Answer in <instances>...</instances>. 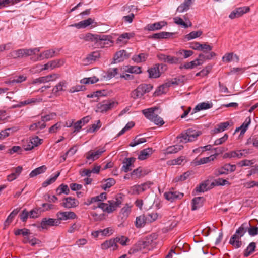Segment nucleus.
<instances>
[{
	"label": "nucleus",
	"instance_id": "nucleus-1",
	"mask_svg": "<svg viewBox=\"0 0 258 258\" xmlns=\"http://www.w3.org/2000/svg\"><path fill=\"white\" fill-rule=\"evenodd\" d=\"M121 197H116L115 199L107 201V203H99L97 206H93L92 209H95L97 207L101 209L104 212L110 213L115 211L122 203Z\"/></svg>",
	"mask_w": 258,
	"mask_h": 258
},
{
	"label": "nucleus",
	"instance_id": "nucleus-2",
	"mask_svg": "<svg viewBox=\"0 0 258 258\" xmlns=\"http://www.w3.org/2000/svg\"><path fill=\"white\" fill-rule=\"evenodd\" d=\"M86 40L91 41L95 42L98 47L102 48L105 45H109L112 42L110 36L103 34H93L88 33L86 35Z\"/></svg>",
	"mask_w": 258,
	"mask_h": 258
},
{
	"label": "nucleus",
	"instance_id": "nucleus-3",
	"mask_svg": "<svg viewBox=\"0 0 258 258\" xmlns=\"http://www.w3.org/2000/svg\"><path fill=\"white\" fill-rule=\"evenodd\" d=\"M157 109L156 107H151L144 109L142 111L148 119L153 122L157 125L161 126L164 123V121L161 117L155 113V111Z\"/></svg>",
	"mask_w": 258,
	"mask_h": 258
},
{
	"label": "nucleus",
	"instance_id": "nucleus-4",
	"mask_svg": "<svg viewBox=\"0 0 258 258\" xmlns=\"http://www.w3.org/2000/svg\"><path fill=\"white\" fill-rule=\"evenodd\" d=\"M40 51L39 48L33 49H20L14 50L10 53V55L13 58H22L27 57L33 54H35L36 52Z\"/></svg>",
	"mask_w": 258,
	"mask_h": 258
},
{
	"label": "nucleus",
	"instance_id": "nucleus-5",
	"mask_svg": "<svg viewBox=\"0 0 258 258\" xmlns=\"http://www.w3.org/2000/svg\"><path fill=\"white\" fill-rule=\"evenodd\" d=\"M153 88L151 84H142L131 93V97L134 99L142 97L145 93L149 92Z\"/></svg>",
	"mask_w": 258,
	"mask_h": 258
},
{
	"label": "nucleus",
	"instance_id": "nucleus-6",
	"mask_svg": "<svg viewBox=\"0 0 258 258\" xmlns=\"http://www.w3.org/2000/svg\"><path fill=\"white\" fill-rule=\"evenodd\" d=\"M116 104H117V103L111 100L103 101L102 102L97 104L96 106V111L103 113H105L112 109Z\"/></svg>",
	"mask_w": 258,
	"mask_h": 258
},
{
	"label": "nucleus",
	"instance_id": "nucleus-7",
	"mask_svg": "<svg viewBox=\"0 0 258 258\" xmlns=\"http://www.w3.org/2000/svg\"><path fill=\"white\" fill-rule=\"evenodd\" d=\"M235 165H231L230 164H225L223 166L216 169L214 171V175L217 177L223 174H228L229 172H234L236 170Z\"/></svg>",
	"mask_w": 258,
	"mask_h": 258
},
{
	"label": "nucleus",
	"instance_id": "nucleus-8",
	"mask_svg": "<svg viewBox=\"0 0 258 258\" xmlns=\"http://www.w3.org/2000/svg\"><path fill=\"white\" fill-rule=\"evenodd\" d=\"M61 222H58V220L53 218H43L41 223V227L43 229H47L50 226H58Z\"/></svg>",
	"mask_w": 258,
	"mask_h": 258
},
{
	"label": "nucleus",
	"instance_id": "nucleus-9",
	"mask_svg": "<svg viewBox=\"0 0 258 258\" xmlns=\"http://www.w3.org/2000/svg\"><path fill=\"white\" fill-rule=\"evenodd\" d=\"M250 11L249 7H242L237 8L234 9L229 15V17L231 19L239 18L243 14L248 12Z\"/></svg>",
	"mask_w": 258,
	"mask_h": 258
},
{
	"label": "nucleus",
	"instance_id": "nucleus-10",
	"mask_svg": "<svg viewBox=\"0 0 258 258\" xmlns=\"http://www.w3.org/2000/svg\"><path fill=\"white\" fill-rule=\"evenodd\" d=\"M56 217L57 219L58 220V222H61V221H66L70 219H74L76 217V215L74 212L71 211H59L57 213Z\"/></svg>",
	"mask_w": 258,
	"mask_h": 258
},
{
	"label": "nucleus",
	"instance_id": "nucleus-11",
	"mask_svg": "<svg viewBox=\"0 0 258 258\" xmlns=\"http://www.w3.org/2000/svg\"><path fill=\"white\" fill-rule=\"evenodd\" d=\"M105 151L104 148L97 150L95 151H90L86 153V158L88 161H90L89 164L99 158L100 156Z\"/></svg>",
	"mask_w": 258,
	"mask_h": 258
},
{
	"label": "nucleus",
	"instance_id": "nucleus-12",
	"mask_svg": "<svg viewBox=\"0 0 258 258\" xmlns=\"http://www.w3.org/2000/svg\"><path fill=\"white\" fill-rule=\"evenodd\" d=\"M78 205L79 201L76 199L70 197L63 198L61 203L62 206L67 209L75 208Z\"/></svg>",
	"mask_w": 258,
	"mask_h": 258
},
{
	"label": "nucleus",
	"instance_id": "nucleus-13",
	"mask_svg": "<svg viewBox=\"0 0 258 258\" xmlns=\"http://www.w3.org/2000/svg\"><path fill=\"white\" fill-rule=\"evenodd\" d=\"M57 55L55 50L51 49L44 51L40 53L37 57L36 60H41L44 59H49Z\"/></svg>",
	"mask_w": 258,
	"mask_h": 258
},
{
	"label": "nucleus",
	"instance_id": "nucleus-14",
	"mask_svg": "<svg viewBox=\"0 0 258 258\" xmlns=\"http://www.w3.org/2000/svg\"><path fill=\"white\" fill-rule=\"evenodd\" d=\"M164 196L167 200L173 202L177 199H180L183 197V194L178 191L166 192Z\"/></svg>",
	"mask_w": 258,
	"mask_h": 258
},
{
	"label": "nucleus",
	"instance_id": "nucleus-15",
	"mask_svg": "<svg viewBox=\"0 0 258 258\" xmlns=\"http://www.w3.org/2000/svg\"><path fill=\"white\" fill-rule=\"evenodd\" d=\"M22 170L23 167L21 166L13 168L12 169V172L7 176V180L9 182H11L16 179L21 174Z\"/></svg>",
	"mask_w": 258,
	"mask_h": 258
},
{
	"label": "nucleus",
	"instance_id": "nucleus-16",
	"mask_svg": "<svg viewBox=\"0 0 258 258\" xmlns=\"http://www.w3.org/2000/svg\"><path fill=\"white\" fill-rule=\"evenodd\" d=\"M130 54L124 50H120L117 52L113 58L114 63L123 61L124 59L128 58Z\"/></svg>",
	"mask_w": 258,
	"mask_h": 258
},
{
	"label": "nucleus",
	"instance_id": "nucleus-17",
	"mask_svg": "<svg viewBox=\"0 0 258 258\" xmlns=\"http://www.w3.org/2000/svg\"><path fill=\"white\" fill-rule=\"evenodd\" d=\"M136 158L134 157L126 158L123 161V166L122 171L124 172H128L132 170V167L133 166V163L135 161Z\"/></svg>",
	"mask_w": 258,
	"mask_h": 258
},
{
	"label": "nucleus",
	"instance_id": "nucleus-18",
	"mask_svg": "<svg viewBox=\"0 0 258 258\" xmlns=\"http://www.w3.org/2000/svg\"><path fill=\"white\" fill-rule=\"evenodd\" d=\"M250 226L249 222H245L243 223L236 231L233 235H236V237L240 239L244 234L247 232L248 227Z\"/></svg>",
	"mask_w": 258,
	"mask_h": 258
},
{
	"label": "nucleus",
	"instance_id": "nucleus-19",
	"mask_svg": "<svg viewBox=\"0 0 258 258\" xmlns=\"http://www.w3.org/2000/svg\"><path fill=\"white\" fill-rule=\"evenodd\" d=\"M110 248H112L113 250L118 248V245L116 243L115 238L106 240L101 244V248L102 249H107Z\"/></svg>",
	"mask_w": 258,
	"mask_h": 258
},
{
	"label": "nucleus",
	"instance_id": "nucleus-20",
	"mask_svg": "<svg viewBox=\"0 0 258 258\" xmlns=\"http://www.w3.org/2000/svg\"><path fill=\"white\" fill-rule=\"evenodd\" d=\"M94 21L92 18H88L86 20L81 21L77 23H75L71 25L72 27H75L78 29L85 28L87 26L94 23Z\"/></svg>",
	"mask_w": 258,
	"mask_h": 258
},
{
	"label": "nucleus",
	"instance_id": "nucleus-21",
	"mask_svg": "<svg viewBox=\"0 0 258 258\" xmlns=\"http://www.w3.org/2000/svg\"><path fill=\"white\" fill-rule=\"evenodd\" d=\"M167 23L164 21L156 22L153 24H148L145 27V29L148 31H155L161 29L163 26H165Z\"/></svg>",
	"mask_w": 258,
	"mask_h": 258
},
{
	"label": "nucleus",
	"instance_id": "nucleus-22",
	"mask_svg": "<svg viewBox=\"0 0 258 258\" xmlns=\"http://www.w3.org/2000/svg\"><path fill=\"white\" fill-rule=\"evenodd\" d=\"M67 82L66 81H61L55 85L52 89V93L58 96L60 95V91H65V88L67 87Z\"/></svg>",
	"mask_w": 258,
	"mask_h": 258
},
{
	"label": "nucleus",
	"instance_id": "nucleus-23",
	"mask_svg": "<svg viewBox=\"0 0 258 258\" xmlns=\"http://www.w3.org/2000/svg\"><path fill=\"white\" fill-rule=\"evenodd\" d=\"M213 105L212 103H209L208 102H202L197 104L196 107L194 108L191 115L200 111L202 110H206L209 109L212 107Z\"/></svg>",
	"mask_w": 258,
	"mask_h": 258
},
{
	"label": "nucleus",
	"instance_id": "nucleus-24",
	"mask_svg": "<svg viewBox=\"0 0 258 258\" xmlns=\"http://www.w3.org/2000/svg\"><path fill=\"white\" fill-rule=\"evenodd\" d=\"M195 0H184V2L180 5L176 11L179 13H183L187 11L190 8V6Z\"/></svg>",
	"mask_w": 258,
	"mask_h": 258
},
{
	"label": "nucleus",
	"instance_id": "nucleus-25",
	"mask_svg": "<svg viewBox=\"0 0 258 258\" xmlns=\"http://www.w3.org/2000/svg\"><path fill=\"white\" fill-rule=\"evenodd\" d=\"M204 199L203 197H195L192 200V210H196L203 206Z\"/></svg>",
	"mask_w": 258,
	"mask_h": 258
},
{
	"label": "nucleus",
	"instance_id": "nucleus-26",
	"mask_svg": "<svg viewBox=\"0 0 258 258\" xmlns=\"http://www.w3.org/2000/svg\"><path fill=\"white\" fill-rule=\"evenodd\" d=\"M146 223H148L146 220V217L145 214L141 215L136 217L135 221V226L137 228H141L143 227Z\"/></svg>",
	"mask_w": 258,
	"mask_h": 258
},
{
	"label": "nucleus",
	"instance_id": "nucleus-27",
	"mask_svg": "<svg viewBox=\"0 0 258 258\" xmlns=\"http://www.w3.org/2000/svg\"><path fill=\"white\" fill-rule=\"evenodd\" d=\"M100 57V54L99 51H93L89 54L84 61L87 63H91L92 61L96 60Z\"/></svg>",
	"mask_w": 258,
	"mask_h": 258
},
{
	"label": "nucleus",
	"instance_id": "nucleus-28",
	"mask_svg": "<svg viewBox=\"0 0 258 258\" xmlns=\"http://www.w3.org/2000/svg\"><path fill=\"white\" fill-rule=\"evenodd\" d=\"M153 153V149L152 148H148L144 149L140 151L138 159L140 160H143L148 158Z\"/></svg>",
	"mask_w": 258,
	"mask_h": 258
},
{
	"label": "nucleus",
	"instance_id": "nucleus-29",
	"mask_svg": "<svg viewBox=\"0 0 258 258\" xmlns=\"http://www.w3.org/2000/svg\"><path fill=\"white\" fill-rule=\"evenodd\" d=\"M212 188L211 187V183L209 180H206L204 182L201 183L196 188V190L197 192H204Z\"/></svg>",
	"mask_w": 258,
	"mask_h": 258
},
{
	"label": "nucleus",
	"instance_id": "nucleus-30",
	"mask_svg": "<svg viewBox=\"0 0 258 258\" xmlns=\"http://www.w3.org/2000/svg\"><path fill=\"white\" fill-rule=\"evenodd\" d=\"M186 132L188 137V140L190 142L195 141L201 134V131H196L192 128L187 129Z\"/></svg>",
	"mask_w": 258,
	"mask_h": 258
},
{
	"label": "nucleus",
	"instance_id": "nucleus-31",
	"mask_svg": "<svg viewBox=\"0 0 258 258\" xmlns=\"http://www.w3.org/2000/svg\"><path fill=\"white\" fill-rule=\"evenodd\" d=\"M148 57V54L147 53H142L138 55H134L132 59L136 63H139L143 62L146 61Z\"/></svg>",
	"mask_w": 258,
	"mask_h": 258
},
{
	"label": "nucleus",
	"instance_id": "nucleus-32",
	"mask_svg": "<svg viewBox=\"0 0 258 258\" xmlns=\"http://www.w3.org/2000/svg\"><path fill=\"white\" fill-rule=\"evenodd\" d=\"M215 157L214 155H211L209 157H204L200 159H196L194 160L195 165H200L207 163L211 161H213Z\"/></svg>",
	"mask_w": 258,
	"mask_h": 258
},
{
	"label": "nucleus",
	"instance_id": "nucleus-33",
	"mask_svg": "<svg viewBox=\"0 0 258 258\" xmlns=\"http://www.w3.org/2000/svg\"><path fill=\"white\" fill-rule=\"evenodd\" d=\"M159 65L148 70L149 77L150 78H157L160 77V73L159 69Z\"/></svg>",
	"mask_w": 258,
	"mask_h": 258
},
{
	"label": "nucleus",
	"instance_id": "nucleus-34",
	"mask_svg": "<svg viewBox=\"0 0 258 258\" xmlns=\"http://www.w3.org/2000/svg\"><path fill=\"white\" fill-rule=\"evenodd\" d=\"M46 170L47 167L45 165H42L32 170L30 172L29 176L31 178L35 177L38 175L44 173L46 171Z\"/></svg>",
	"mask_w": 258,
	"mask_h": 258
},
{
	"label": "nucleus",
	"instance_id": "nucleus-35",
	"mask_svg": "<svg viewBox=\"0 0 258 258\" xmlns=\"http://www.w3.org/2000/svg\"><path fill=\"white\" fill-rule=\"evenodd\" d=\"M183 148L182 145H175L167 147L166 149V153L167 154H174L182 150Z\"/></svg>",
	"mask_w": 258,
	"mask_h": 258
},
{
	"label": "nucleus",
	"instance_id": "nucleus-36",
	"mask_svg": "<svg viewBox=\"0 0 258 258\" xmlns=\"http://www.w3.org/2000/svg\"><path fill=\"white\" fill-rule=\"evenodd\" d=\"M172 35V33L167 32H160L159 33L153 34L150 37L155 39H163L169 38Z\"/></svg>",
	"mask_w": 258,
	"mask_h": 258
},
{
	"label": "nucleus",
	"instance_id": "nucleus-37",
	"mask_svg": "<svg viewBox=\"0 0 258 258\" xmlns=\"http://www.w3.org/2000/svg\"><path fill=\"white\" fill-rule=\"evenodd\" d=\"M229 123L228 121L224 122L217 124V127L215 128L213 132L215 134H217L225 131L226 128L229 126Z\"/></svg>",
	"mask_w": 258,
	"mask_h": 258
},
{
	"label": "nucleus",
	"instance_id": "nucleus-38",
	"mask_svg": "<svg viewBox=\"0 0 258 258\" xmlns=\"http://www.w3.org/2000/svg\"><path fill=\"white\" fill-rule=\"evenodd\" d=\"M229 243L234 246L235 248H240L242 245V241L240 239L236 237V235H232L231 237Z\"/></svg>",
	"mask_w": 258,
	"mask_h": 258
},
{
	"label": "nucleus",
	"instance_id": "nucleus-39",
	"mask_svg": "<svg viewBox=\"0 0 258 258\" xmlns=\"http://www.w3.org/2000/svg\"><path fill=\"white\" fill-rule=\"evenodd\" d=\"M19 210L18 209H14L8 216L4 222L5 226H8L14 219V217L17 215Z\"/></svg>",
	"mask_w": 258,
	"mask_h": 258
},
{
	"label": "nucleus",
	"instance_id": "nucleus-40",
	"mask_svg": "<svg viewBox=\"0 0 258 258\" xmlns=\"http://www.w3.org/2000/svg\"><path fill=\"white\" fill-rule=\"evenodd\" d=\"M49 66H50V70H53L56 68H59L62 66L64 63V61L63 59H56L52 61H50Z\"/></svg>",
	"mask_w": 258,
	"mask_h": 258
},
{
	"label": "nucleus",
	"instance_id": "nucleus-41",
	"mask_svg": "<svg viewBox=\"0 0 258 258\" xmlns=\"http://www.w3.org/2000/svg\"><path fill=\"white\" fill-rule=\"evenodd\" d=\"M255 247L256 243L254 242H251L244 251V256L248 257L255 250Z\"/></svg>",
	"mask_w": 258,
	"mask_h": 258
},
{
	"label": "nucleus",
	"instance_id": "nucleus-42",
	"mask_svg": "<svg viewBox=\"0 0 258 258\" xmlns=\"http://www.w3.org/2000/svg\"><path fill=\"white\" fill-rule=\"evenodd\" d=\"M115 184V180L112 178H109L105 180V183H102L101 187L104 190L110 188Z\"/></svg>",
	"mask_w": 258,
	"mask_h": 258
},
{
	"label": "nucleus",
	"instance_id": "nucleus-43",
	"mask_svg": "<svg viewBox=\"0 0 258 258\" xmlns=\"http://www.w3.org/2000/svg\"><path fill=\"white\" fill-rule=\"evenodd\" d=\"M229 184V182L227 180L224 179L223 178H218L211 183V187L213 188L215 186H223Z\"/></svg>",
	"mask_w": 258,
	"mask_h": 258
},
{
	"label": "nucleus",
	"instance_id": "nucleus-44",
	"mask_svg": "<svg viewBox=\"0 0 258 258\" xmlns=\"http://www.w3.org/2000/svg\"><path fill=\"white\" fill-rule=\"evenodd\" d=\"M56 192L58 195H60L62 194L68 195L70 192V189L67 185L61 184L57 188Z\"/></svg>",
	"mask_w": 258,
	"mask_h": 258
},
{
	"label": "nucleus",
	"instance_id": "nucleus-45",
	"mask_svg": "<svg viewBox=\"0 0 258 258\" xmlns=\"http://www.w3.org/2000/svg\"><path fill=\"white\" fill-rule=\"evenodd\" d=\"M126 69L125 71L130 73L138 74L142 73L141 68L140 67L127 66H126Z\"/></svg>",
	"mask_w": 258,
	"mask_h": 258
},
{
	"label": "nucleus",
	"instance_id": "nucleus-46",
	"mask_svg": "<svg viewBox=\"0 0 258 258\" xmlns=\"http://www.w3.org/2000/svg\"><path fill=\"white\" fill-rule=\"evenodd\" d=\"M139 136H137L132 142L130 144L131 147H135L139 144L145 143L146 142V139L145 138H139Z\"/></svg>",
	"mask_w": 258,
	"mask_h": 258
},
{
	"label": "nucleus",
	"instance_id": "nucleus-47",
	"mask_svg": "<svg viewBox=\"0 0 258 258\" xmlns=\"http://www.w3.org/2000/svg\"><path fill=\"white\" fill-rule=\"evenodd\" d=\"M202 31L201 30H199L197 31H192L190 33L187 34L185 36V38L189 41L191 39L200 37L202 35Z\"/></svg>",
	"mask_w": 258,
	"mask_h": 258
},
{
	"label": "nucleus",
	"instance_id": "nucleus-48",
	"mask_svg": "<svg viewBox=\"0 0 258 258\" xmlns=\"http://www.w3.org/2000/svg\"><path fill=\"white\" fill-rule=\"evenodd\" d=\"M43 212L42 208H35L32 209L29 212V216L31 218H37L41 213Z\"/></svg>",
	"mask_w": 258,
	"mask_h": 258
},
{
	"label": "nucleus",
	"instance_id": "nucleus-49",
	"mask_svg": "<svg viewBox=\"0 0 258 258\" xmlns=\"http://www.w3.org/2000/svg\"><path fill=\"white\" fill-rule=\"evenodd\" d=\"M59 175H60V172H58L57 173V174L55 175H54L53 177H51L49 179H47L45 181H44L42 183V186L43 187H46L47 186H48L49 185L54 183L56 180L57 178L59 176Z\"/></svg>",
	"mask_w": 258,
	"mask_h": 258
},
{
	"label": "nucleus",
	"instance_id": "nucleus-50",
	"mask_svg": "<svg viewBox=\"0 0 258 258\" xmlns=\"http://www.w3.org/2000/svg\"><path fill=\"white\" fill-rule=\"evenodd\" d=\"M130 212L131 207L128 205L126 204L124 207H123L121 209L120 214L121 215H122V219H126V218L128 216Z\"/></svg>",
	"mask_w": 258,
	"mask_h": 258
},
{
	"label": "nucleus",
	"instance_id": "nucleus-51",
	"mask_svg": "<svg viewBox=\"0 0 258 258\" xmlns=\"http://www.w3.org/2000/svg\"><path fill=\"white\" fill-rule=\"evenodd\" d=\"M177 142L179 143H186L188 142H190L188 140V137L187 136V134L186 131L185 133H182L180 134L179 136L177 137Z\"/></svg>",
	"mask_w": 258,
	"mask_h": 258
},
{
	"label": "nucleus",
	"instance_id": "nucleus-52",
	"mask_svg": "<svg viewBox=\"0 0 258 258\" xmlns=\"http://www.w3.org/2000/svg\"><path fill=\"white\" fill-rule=\"evenodd\" d=\"M99 79L97 78L96 77L93 76L89 78H85L81 80V83L87 84H94L97 81H98Z\"/></svg>",
	"mask_w": 258,
	"mask_h": 258
},
{
	"label": "nucleus",
	"instance_id": "nucleus-53",
	"mask_svg": "<svg viewBox=\"0 0 258 258\" xmlns=\"http://www.w3.org/2000/svg\"><path fill=\"white\" fill-rule=\"evenodd\" d=\"M14 234L16 236L22 235L23 236H25L30 235V231L29 229L26 228L18 229L15 231Z\"/></svg>",
	"mask_w": 258,
	"mask_h": 258
},
{
	"label": "nucleus",
	"instance_id": "nucleus-54",
	"mask_svg": "<svg viewBox=\"0 0 258 258\" xmlns=\"http://www.w3.org/2000/svg\"><path fill=\"white\" fill-rule=\"evenodd\" d=\"M190 175V173L189 172H186L183 174L180 175L179 176L175 177L173 181L175 182H177L178 181H183L187 179L189 176Z\"/></svg>",
	"mask_w": 258,
	"mask_h": 258
},
{
	"label": "nucleus",
	"instance_id": "nucleus-55",
	"mask_svg": "<svg viewBox=\"0 0 258 258\" xmlns=\"http://www.w3.org/2000/svg\"><path fill=\"white\" fill-rule=\"evenodd\" d=\"M251 122V118L250 117H247L244 122L242 123V124L241 125L240 127H239L238 129H241V133H244L246 131L248 126L250 124Z\"/></svg>",
	"mask_w": 258,
	"mask_h": 258
},
{
	"label": "nucleus",
	"instance_id": "nucleus-56",
	"mask_svg": "<svg viewBox=\"0 0 258 258\" xmlns=\"http://www.w3.org/2000/svg\"><path fill=\"white\" fill-rule=\"evenodd\" d=\"M147 223H152L155 221L158 218V214L157 213H148L145 215Z\"/></svg>",
	"mask_w": 258,
	"mask_h": 258
},
{
	"label": "nucleus",
	"instance_id": "nucleus-57",
	"mask_svg": "<svg viewBox=\"0 0 258 258\" xmlns=\"http://www.w3.org/2000/svg\"><path fill=\"white\" fill-rule=\"evenodd\" d=\"M156 239V235L154 234L153 235H151L149 237H147L146 240L143 242V245L144 247L148 246L149 245H151L154 239Z\"/></svg>",
	"mask_w": 258,
	"mask_h": 258
},
{
	"label": "nucleus",
	"instance_id": "nucleus-58",
	"mask_svg": "<svg viewBox=\"0 0 258 258\" xmlns=\"http://www.w3.org/2000/svg\"><path fill=\"white\" fill-rule=\"evenodd\" d=\"M14 131V128H8L0 132V140L4 139L5 138L9 136L10 133Z\"/></svg>",
	"mask_w": 258,
	"mask_h": 258
},
{
	"label": "nucleus",
	"instance_id": "nucleus-59",
	"mask_svg": "<svg viewBox=\"0 0 258 258\" xmlns=\"http://www.w3.org/2000/svg\"><path fill=\"white\" fill-rule=\"evenodd\" d=\"M166 62L170 64H178L181 62V61L179 58L168 55Z\"/></svg>",
	"mask_w": 258,
	"mask_h": 258
},
{
	"label": "nucleus",
	"instance_id": "nucleus-60",
	"mask_svg": "<svg viewBox=\"0 0 258 258\" xmlns=\"http://www.w3.org/2000/svg\"><path fill=\"white\" fill-rule=\"evenodd\" d=\"M115 239L116 243L119 242L123 246L126 245V242L129 241V239L124 236L117 237L115 238Z\"/></svg>",
	"mask_w": 258,
	"mask_h": 258
},
{
	"label": "nucleus",
	"instance_id": "nucleus-61",
	"mask_svg": "<svg viewBox=\"0 0 258 258\" xmlns=\"http://www.w3.org/2000/svg\"><path fill=\"white\" fill-rule=\"evenodd\" d=\"M101 122L99 120L97 121L96 124H92L89 128L87 129V133H93L96 131L97 130L99 129L101 127Z\"/></svg>",
	"mask_w": 258,
	"mask_h": 258
},
{
	"label": "nucleus",
	"instance_id": "nucleus-62",
	"mask_svg": "<svg viewBox=\"0 0 258 258\" xmlns=\"http://www.w3.org/2000/svg\"><path fill=\"white\" fill-rule=\"evenodd\" d=\"M30 143H31L34 147H37L42 143V139H40L38 136H35L30 139Z\"/></svg>",
	"mask_w": 258,
	"mask_h": 258
},
{
	"label": "nucleus",
	"instance_id": "nucleus-63",
	"mask_svg": "<svg viewBox=\"0 0 258 258\" xmlns=\"http://www.w3.org/2000/svg\"><path fill=\"white\" fill-rule=\"evenodd\" d=\"M113 232V229L111 227H108L103 230H100V232H101V235L105 236L111 235V234H112Z\"/></svg>",
	"mask_w": 258,
	"mask_h": 258
},
{
	"label": "nucleus",
	"instance_id": "nucleus-64",
	"mask_svg": "<svg viewBox=\"0 0 258 258\" xmlns=\"http://www.w3.org/2000/svg\"><path fill=\"white\" fill-rule=\"evenodd\" d=\"M247 231L251 236H254L258 234V227L252 226L250 224Z\"/></svg>",
	"mask_w": 258,
	"mask_h": 258
}]
</instances>
